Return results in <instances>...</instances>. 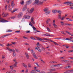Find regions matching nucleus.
<instances>
[{"mask_svg": "<svg viewBox=\"0 0 73 73\" xmlns=\"http://www.w3.org/2000/svg\"><path fill=\"white\" fill-rule=\"evenodd\" d=\"M20 31H17L15 32V33H20Z\"/></svg>", "mask_w": 73, "mask_h": 73, "instance_id": "0e129e2a", "label": "nucleus"}, {"mask_svg": "<svg viewBox=\"0 0 73 73\" xmlns=\"http://www.w3.org/2000/svg\"><path fill=\"white\" fill-rule=\"evenodd\" d=\"M17 64H16L15 63V64H14V65H13V66H16V67H17Z\"/></svg>", "mask_w": 73, "mask_h": 73, "instance_id": "a19ab883", "label": "nucleus"}, {"mask_svg": "<svg viewBox=\"0 0 73 73\" xmlns=\"http://www.w3.org/2000/svg\"><path fill=\"white\" fill-rule=\"evenodd\" d=\"M23 12H21L19 13L17 16V17L18 18H21L22 16H23Z\"/></svg>", "mask_w": 73, "mask_h": 73, "instance_id": "f03ea898", "label": "nucleus"}, {"mask_svg": "<svg viewBox=\"0 0 73 73\" xmlns=\"http://www.w3.org/2000/svg\"><path fill=\"white\" fill-rule=\"evenodd\" d=\"M15 51L17 52H19V50L16 48H15Z\"/></svg>", "mask_w": 73, "mask_h": 73, "instance_id": "37998d69", "label": "nucleus"}, {"mask_svg": "<svg viewBox=\"0 0 73 73\" xmlns=\"http://www.w3.org/2000/svg\"><path fill=\"white\" fill-rule=\"evenodd\" d=\"M45 35L46 36H50V35L49 34L46 33L45 34Z\"/></svg>", "mask_w": 73, "mask_h": 73, "instance_id": "a18cd8bd", "label": "nucleus"}, {"mask_svg": "<svg viewBox=\"0 0 73 73\" xmlns=\"http://www.w3.org/2000/svg\"><path fill=\"white\" fill-rule=\"evenodd\" d=\"M36 66H37V67H38V68H39V67H40V66H39V65H38V63H36Z\"/></svg>", "mask_w": 73, "mask_h": 73, "instance_id": "4d7b16f0", "label": "nucleus"}, {"mask_svg": "<svg viewBox=\"0 0 73 73\" xmlns=\"http://www.w3.org/2000/svg\"><path fill=\"white\" fill-rule=\"evenodd\" d=\"M28 67L29 68H31V64L29 63L28 64Z\"/></svg>", "mask_w": 73, "mask_h": 73, "instance_id": "473e14b6", "label": "nucleus"}, {"mask_svg": "<svg viewBox=\"0 0 73 73\" xmlns=\"http://www.w3.org/2000/svg\"><path fill=\"white\" fill-rule=\"evenodd\" d=\"M43 3H44V2H43V1H40L39 2L37 5H41Z\"/></svg>", "mask_w": 73, "mask_h": 73, "instance_id": "1a4fd4ad", "label": "nucleus"}, {"mask_svg": "<svg viewBox=\"0 0 73 73\" xmlns=\"http://www.w3.org/2000/svg\"><path fill=\"white\" fill-rule=\"evenodd\" d=\"M36 31H35L34 32V33L36 34L37 32H41L38 31L37 30H36Z\"/></svg>", "mask_w": 73, "mask_h": 73, "instance_id": "e433bc0d", "label": "nucleus"}, {"mask_svg": "<svg viewBox=\"0 0 73 73\" xmlns=\"http://www.w3.org/2000/svg\"><path fill=\"white\" fill-rule=\"evenodd\" d=\"M8 11L10 12H11L12 11V9H8Z\"/></svg>", "mask_w": 73, "mask_h": 73, "instance_id": "774afa93", "label": "nucleus"}, {"mask_svg": "<svg viewBox=\"0 0 73 73\" xmlns=\"http://www.w3.org/2000/svg\"><path fill=\"white\" fill-rule=\"evenodd\" d=\"M11 35V34L9 33V34L6 35H4V36H5V37L8 36H10V35Z\"/></svg>", "mask_w": 73, "mask_h": 73, "instance_id": "aec40b11", "label": "nucleus"}, {"mask_svg": "<svg viewBox=\"0 0 73 73\" xmlns=\"http://www.w3.org/2000/svg\"><path fill=\"white\" fill-rule=\"evenodd\" d=\"M64 32H66V33H68V35H70L71 33H70V32H69L68 31H65Z\"/></svg>", "mask_w": 73, "mask_h": 73, "instance_id": "a878e982", "label": "nucleus"}, {"mask_svg": "<svg viewBox=\"0 0 73 73\" xmlns=\"http://www.w3.org/2000/svg\"><path fill=\"white\" fill-rule=\"evenodd\" d=\"M33 56H34V57L35 58H37V57L36 56V54H35V53L34 54H33Z\"/></svg>", "mask_w": 73, "mask_h": 73, "instance_id": "f3484780", "label": "nucleus"}, {"mask_svg": "<svg viewBox=\"0 0 73 73\" xmlns=\"http://www.w3.org/2000/svg\"><path fill=\"white\" fill-rule=\"evenodd\" d=\"M35 49L37 50H38L40 49V47L38 46H37L35 48Z\"/></svg>", "mask_w": 73, "mask_h": 73, "instance_id": "f704fd0d", "label": "nucleus"}, {"mask_svg": "<svg viewBox=\"0 0 73 73\" xmlns=\"http://www.w3.org/2000/svg\"><path fill=\"white\" fill-rule=\"evenodd\" d=\"M31 53H32L33 54H35V52L33 51V50H31Z\"/></svg>", "mask_w": 73, "mask_h": 73, "instance_id": "c85d7f7f", "label": "nucleus"}, {"mask_svg": "<svg viewBox=\"0 0 73 73\" xmlns=\"http://www.w3.org/2000/svg\"><path fill=\"white\" fill-rule=\"evenodd\" d=\"M16 18V17L15 16V17H12L11 18V19H15V18Z\"/></svg>", "mask_w": 73, "mask_h": 73, "instance_id": "603ef678", "label": "nucleus"}, {"mask_svg": "<svg viewBox=\"0 0 73 73\" xmlns=\"http://www.w3.org/2000/svg\"><path fill=\"white\" fill-rule=\"evenodd\" d=\"M20 3L21 4H22V5H24V1L23 0H22L21 1Z\"/></svg>", "mask_w": 73, "mask_h": 73, "instance_id": "dca6fc26", "label": "nucleus"}, {"mask_svg": "<svg viewBox=\"0 0 73 73\" xmlns=\"http://www.w3.org/2000/svg\"><path fill=\"white\" fill-rule=\"evenodd\" d=\"M52 62L53 63V64H57V63L56 61H52Z\"/></svg>", "mask_w": 73, "mask_h": 73, "instance_id": "13d9d810", "label": "nucleus"}, {"mask_svg": "<svg viewBox=\"0 0 73 73\" xmlns=\"http://www.w3.org/2000/svg\"><path fill=\"white\" fill-rule=\"evenodd\" d=\"M32 27L34 31H36V29L35 27H34V26L33 25Z\"/></svg>", "mask_w": 73, "mask_h": 73, "instance_id": "393cba45", "label": "nucleus"}, {"mask_svg": "<svg viewBox=\"0 0 73 73\" xmlns=\"http://www.w3.org/2000/svg\"><path fill=\"white\" fill-rule=\"evenodd\" d=\"M24 21H25L24 18H23L21 21V22H24Z\"/></svg>", "mask_w": 73, "mask_h": 73, "instance_id": "5fc2aeb1", "label": "nucleus"}, {"mask_svg": "<svg viewBox=\"0 0 73 73\" xmlns=\"http://www.w3.org/2000/svg\"><path fill=\"white\" fill-rule=\"evenodd\" d=\"M50 72H48L47 73H52V72H55L56 71V68H53L52 69H50Z\"/></svg>", "mask_w": 73, "mask_h": 73, "instance_id": "7ed1b4c3", "label": "nucleus"}, {"mask_svg": "<svg viewBox=\"0 0 73 73\" xmlns=\"http://www.w3.org/2000/svg\"><path fill=\"white\" fill-rule=\"evenodd\" d=\"M63 62H67V63H68L69 62V61L68 60H63Z\"/></svg>", "mask_w": 73, "mask_h": 73, "instance_id": "cd10ccee", "label": "nucleus"}, {"mask_svg": "<svg viewBox=\"0 0 73 73\" xmlns=\"http://www.w3.org/2000/svg\"><path fill=\"white\" fill-rule=\"evenodd\" d=\"M13 54L14 56H16V54L15 52H13Z\"/></svg>", "mask_w": 73, "mask_h": 73, "instance_id": "ea45409f", "label": "nucleus"}, {"mask_svg": "<svg viewBox=\"0 0 73 73\" xmlns=\"http://www.w3.org/2000/svg\"><path fill=\"white\" fill-rule=\"evenodd\" d=\"M17 9H14L13 10V11H12L11 12V13H14V12H16V11H17Z\"/></svg>", "mask_w": 73, "mask_h": 73, "instance_id": "2f4dec72", "label": "nucleus"}, {"mask_svg": "<svg viewBox=\"0 0 73 73\" xmlns=\"http://www.w3.org/2000/svg\"><path fill=\"white\" fill-rule=\"evenodd\" d=\"M36 38L37 39V40H39V41H42V42L43 40V39H42V38H40L38 37H37Z\"/></svg>", "mask_w": 73, "mask_h": 73, "instance_id": "9b49d317", "label": "nucleus"}, {"mask_svg": "<svg viewBox=\"0 0 73 73\" xmlns=\"http://www.w3.org/2000/svg\"><path fill=\"white\" fill-rule=\"evenodd\" d=\"M30 38H31V39L33 40H36L35 38H33V37L32 36L30 37Z\"/></svg>", "mask_w": 73, "mask_h": 73, "instance_id": "72a5a7b5", "label": "nucleus"}, {"mask_svg": "<svg viewBox=\"0 0 73 73\" xmlns=\"http://www.w3.org/2000/svg\"><path fill=\"white\" fill-rule=\"evenodd\" d=\"M52 12L53 13H56V12H57V10H52Z\"/></svg>", "mask_w": 73, "mask_h": 73, "instance_id": "6ab92c4d", "label": "nucleus"}, {"mask_svg": "<svg viewBox=\"0 0 73 73\" xmlns=\"http://www.w3.org/2000/svg\"><path fill=\"white\" fill-rule=\"evenodd\" d=\"M9 67H10V69H11V70H13V68H14L13 66H10Z\"/></svg>", "mask_w": 73, "mask_h": 73, "instance_id": "5701e85b", "label": "nucleus"}, {"mask_svg": "<svg viewBox=\"0 0 73 73\" xmlns=\"http://www.w3.org/2000/svg\"><path fill=\"white\" fill-rule=\"evenodd\" d=\"M7 15H8V14H5L3 15V17H6Z\"/></svg>", "mask_w": 73, "mask_h": 73, "instance_id": "58836bf2", "label": "nucleus"}, {"mask_svg": "<svg viewBox=\"0 0 73 73\" xmlns=\"http://www.w3.org/2000/svg\"><path fill=\"white\" fill-rule=\"evenodd\" d=\"M61 14H59L58 15V19H61Z\"/></svg>", "mask_w": 73, "mask_h": 73, "instance_id": "4be33fe9", "label": "nucleus"}, {"mask_svg": "<svg viewBox=\"0 0 73 73\" xmlns=\"http://www.w3.org/2000/svg\"><path fill=\"white\" fill-rule=\"evenodd\" d=\"M58 12L59 14H61L62 13V12L60 11H58Z\"/></svg>", "mask_w": 73, "mask_h": 73, "instance_id": "864d4df0", "label": "nucleus"}, {"mask_svg": "<svg viewBox=\"0 0 73 73\" xmlns=\"http://www.w3.org/2000/svg\"><path fill=\"white\" fill-rule=\"evenodd\" d=\"M27 8V5H25L23 7V11H25Z\"/></svg>", "mask_w": 73, "mask_h": 73, "instance_id": "423d86ee", "label": "nucleus"}, {"mask_svg": "<svg viewBox=\"0 0 73 73\" xmlns=\"http://www.w3.org/2000/svg\"><path fill=\"white\" fill-rule=\"evenodd\" d=\"M11 71H12V72L13 73H16V70H14Z\"/></svg>", "mask_w": 73, "mask_h": 73, "instance_id": "49530a36", "label": "nucleus"}, {"mask_svg": "<svg viewBox=\"0 0 73 73\" xmlns=\"http://www.w3.org/2000/svg\"><path fill=\"white\" fill-rule=\"evenodd\" d=\"M68 71V72H70L71 73H72V72H73V70H70Z\"/></svg>", "mask_w": 73, "mask_h": 73, "instance_id": "69168bd1", "label": "nucleus"}, {"mask_svg": "<svg viewBox=\"0 0 73 73\" xmlns=\"http://www.w3.org/2000/svg\"><path fill=\"white\" fill-rule=\"evenodd\" d=\"M65 19V17L63 16L62 18L61 19L62 20H64V19Z\"/></svg>", "mask_w": 73, "mask_h": 73, "instance_id": "79ce46f5", "label": "nucleus"}, {"mask_svg": "<svg viewBox=\"0 0 73 73\" xmlns=\"http://www.w3.org/2000/svg\"><path fill=\"white\" fill-rule=\"evenodd\" d=\"M30 32H31L30 31H26V33H30Z\"/></svg>", "mask_w": 73, "mask_h": 73, "instance_id": "6e6d98bb", "label": "nucleus"}, {"mask_svg": "<svg viewBox=\"0 0 73 73\" xmlns=\"http://www.w3.org/2000/svg\"><path fill=\"white\" fill-rule=\"evenodd\" d=\"M24 17L26 19H29L31 18V17L29 15H25Z\"/></svg>", "mask_w": 73, "mask_h": 73, "instance_id": "0eeeda50", "label": "nucleus"}, {"mask_svg": "<svg viewBox=\"0 0 73 73\" xmlns=\"http://www.w3.org/2000/svg\"><path fill=\"white\" fill-rule=\"evenodd\" d=\"M66 19L68 20V21H72V20H71L69 18H66Z\"/></svg>", "mask_w": 73, "mask_h": 73, "instance_id": "4c0bfd02", "label": "nucleus"}, {"mask_svg": "<svg viewBox=\"0 0 73 73\" xmlns=\"http://www.w3.org/2000/svg\"><path fill=\"white\" fill-rule=\"evenodd\" d=\"M26 3L27 5H29V4H30L31 3H32V2L31 1H27Z\"/></svg>", "mask_w": 73, "mask_h": 73, "instance_id": "ddd939ff", "label": "nucleus"}, {"mask_svg": "<svg viewBox=\"0 0 73 73\" xmlns=\"http://www.w3.org/2000/svg\"><path fill=\"white\" fill-rule=\"evenodd\" d=\"M13 61L14 62H15V64H17V61L16 60V59H14L13 60Z\"/></svg>", "mask_w": 73, "mask_h": 73, "instance_id": "412c9836", "label": "nucleus"}, {"mask_svg": "<svg viewBox=\"0 0 73 73\" xmlns=\"http://www.w3.org/2000/svg\"><path fill=\"white\" fill-rule=\"evenodd\" d=\"M29 25H30L31 26V27H32V26L33 25H32V23H31V22H29Z\"/></svg>", "mask_w": 73, "mask_h": 73, "instance_id": "c9c22d12", "label": "nucleus"}, {"mask_svg": "<svg viewBox=\"0 0 73 73\" xmlns=\"http://www.w3.org/2000/svg\"><path fill=\"white\" fill-rule=\"evenodd\" d=\"M50 11H48L46 12L45 13V14L46 15H49V14L50 13Z\"/></svg>", "mask_w": 73, "mask_h": 73, "instance_id": "f8f14e48", "label": "nucleus"}, {"mask_svg": "<svg viewBox=\"0 0 73 73\" xmlns=\"http://www.w3.org/2000/svg\"><path fill=\"white\" fill-rule=\"evenodd\" d=\"M13 50H13V49H11L10 48V49L9 50V51H10V52H13Z\"/></svg>", "mask_w": 73, "mask_h": 73, "instance_id": "09e8293b", "label": "nucleus"}, {"mask_svg": "<svg viewBox=\"0 0 73 73\" xmlns=\"http://www.w3.org/2000/svg\"><path fill=\"white\" fill-rule=\"evenodd\" d=\"M53 26H54V27L55 28H57V25H56V24H53Z\"/></svg>", "mask_w": 73, "mask_h": 73, "instance_id": "a211bd4d", "label": "nucleus"}, {"mask_svg": "<svg viewBox=\"0 0 73 73\" xmlns=\"http://www.w3.org/2000/svg\"><path fill=\"white\" fill-rule=\"evenodd\" d=\"M53 43H54L55 45H58V44H57V43L54 42H54H53Z\"/></svg>", "mask_w": 73, "mask_h": 73, "instance_id": "bf43d9fd", "label": "nucleus"}, {"mask_svg": "<svg viewBox=\"0 0 73 73\" xmlns=\"http://www.w3.org/2000/svg\"><path fill=\"white\" fill-rule=\"evenodd\" d=\"M60 65H62V64H57V67H60Z\"/></svg>", "mask_w": 73, "mask_h": 73, "instance_id": "de8ad7c7", "label": "nucleus"}, {"mask_svg": "<svg viewBox=\"0 0 73 73\" xmlns=\"http://www.w3.org/2000/svg\"><path fill=\"white\" fill-rule=\"evenodd\" d=\"M23 37L24 39H26V40H27L28 39V38H27V37H26L25 36H23Z\"/></svg>", "mask_w": 73, "mask_h": 73, "instance_id": "3c124183", "label": "nucleus"}, {"mask_svg": "<svg viewBox=\"0 0 73 73\" xmlns=\"http://www.w3.org/2000/svg\"><path fill=\"white\" fill-rule=\"evenodd\" d=\"M31 21L32 24H33L34 25L35 24V21H34V18L33 17H32L31 18Z\"/></svg>", "mask_w": 73, "mask_h": 73, "instance_id": "39448f33", "label": "nucleus"}, {"mask_svg": "<svg viewBox=\"0 0 73 73\" xmlns=\"http://www.w3.org/2000/svg\"><path fill=\"white\" fill-rule=\"evenodd\" d=\"M9 21H8L4 19H2L1 21H0V22L1 23H7Z\"/></svg>", "mask_w": 73, "mask_h": 73, "instance_id": "20e7f679", "label": "nucleus"}, {"mask_svg": "<svg viewBox=\"0 0 73 73\" xmlns=\"http://www.w3.org/2000/svg\"><path fill=\"white\" fill-rule=\"evenodd\" d=\"M34 9H35V8L33 7L32 8L30 11V13H32L34 11Z\"/></svg>", "mask_w": 73, "mask_h": 73, "instance_id": "9d476101", "label": "nucleus"}, {"mask_svg": "<svg viewBox=\"0 0 73 73\" xmlns=\"http://www.w3.org/2000/svg\"><path fill=\"white\" fill-rule=\"evenodd\" d=\"M25 56L27 59H29V54H28V53L27 52H26L25 53Z\"/></svg>", "mask_w": 73, "mask_h": 73, "instance_id": "6e6552de", "label": "nucleus"}, {"mask_svg": "<svg viewBox=\"0 0 73 73\" xmlns=\"http://www.w3.org/2000/svg\"><path fill=\"white\" fill-rule=\"evenodd\" d=\"M60 23H61V25H64V22H60Z\"/></svg>", "mask_w": 73, "mask_h": 73, "instance_id": "338daca9", "label": "nucleus"}, {"mask_svg": "<svg viewBox=\"0 0 73 73\" xmlns=\"http://www.w3.org/2000/svg\"><path fill=\"white\" fill-rule=\"evenodd\" d=\"M46 29H47L48 32H51L50 30V29H49V28L47 27Z\"/></svg>", "mask_w": 73, "mask_h": 73, "instance_id": "b1692460", "label": "nucleus"}, {"mask_svg": "<svg viewBox=\"0 0 73 73\" xmlns=\"http://www.w3.org/2000/svg\"><path fill=\"white\" fill-rule=\"evenodd\" d=\"M64 4H67V5H70V6H71V7H72L73 6V3H72L71 2H64Z\"/></svg>", "mask_w": 73, "mask_h": 73, "instance_id": "f257e3e1", "label": "nucleus"}, {"mask_svg": "<svg viewBox=\"0 0 73 73\" xmlns=\"http://www.w3.org/2000/svg\"><path fill=\"white\" fill-rule=\"evenodd\" d=\"M49 10V8L47 7L44 9V12H47Z\"/></svg>", "mask_w": 73, "mask_h": 73, "instance_id": "2eb2a0df", "label": "nucleus"}, {"mask_svg": "<svg viewBox=\"0 0 73 73\" xmlns=\"http://www.w3.org/2000/svg\"><path fill=\"white\" fill-rule=\"evenodd\" d=\"M68 53H70L71 52H73V50H70L68 51Z\"/></svg>", "mask_w": 73, "mask_h": 73, "instance_id": "8fccbe9b", "label": "nucleus"}, {"mask_svg": "<svg viewBox=\"0 0 73 73\" xmlns=\"http://www.w3.org/2000/svg\"><path fill=\"white\" fill-rule=\"evenodd\" d=\"M4 37H5V36L3 35L0 37V38H4Z\"/></svg>", "mask_w": 73, "mask_h": 73, "instance_id": "e2e57ef3", "label": "nucleus"}, {"mask_svg": "<svg viewBox=\"0 0 73 73\" xmlns=\"http://www.w3.org/2000/svg\"><path fill=\"white\" fill-rule=\"evenodd\" d=\"M6 32H12V30H11L9 29L7 31H6Z\"/></svg>", "mask_w": 73, "mask_h": 73, "instance_id": "7c9ffc66", "label": "nucleus"}, {"mask_svg": "<svg viewBox=\"0 0 73 73\" xmlns=\"http://www.w3.org/2000/svg\"><path fill=\"white\" fill-rule=\"evenodd\" d=\"M63 73H69V71H66L64 72Z\"/></svg>", "mask_w": 73, "mask_h": 73, "instance_id": "052dcab7", "label": "nucleus"}, {"mask_svg": "<svg viewBox=\"0 0 73 73\" xmlns=\"http://www.w3.org/2000/svg\"><path fill=\"white\" fill-rule=\"evenodd\" d=\"M22 65L23 66H24L25 68H27V65L25 64L24 63H23L22 64Z\"/></svg>", "mask_w": 73, "mask_h": 73, "instance_id": "4468645a", "label": "nucleus"}, {"mask_svg": "<svg viewBox=\"0 0 73 73\" xmlns=\"http://www.w3.org/2000/svg\"><path fill=\"white\" fill-rule=\"evenodd\" d=\"M39 0H36L35 1V4H38V3L39 2Z\"/></svg>", "mask_w": 73, "mask_h": 73, "instance_id": "bb28decb", "label": "nucleus"}, {"mask_svg": "<svg viewBox=\"0 0 73 73\" xmlns=\"http://www.w3.org/2000/svg\"><path fill=\"white\" fill-rule=\"evenodd\" d=\"M25 45H29V44L27 43H25Z\"/></svg>", "mask_w": 73, "mask_h": 73, "instance_id": "680f3d73", "label": "nucleus"}, {"mask_svg": "<svg viewBox=\"0 0 73 73\" xmlns=\"http://www.w3.org/2000/svg\"><path fill=\"white\" fill-rule=\"evenodd\" d=\"M5 9H6V10H7V5H5Z\"/></svg>", "mask_w": 73, "mask_h": 73, "instance_id": "c03bdc74", "label": "nucleus"}, {"mask_svg": "<svg viewBox=\"0 0 73 73\" xmlns=\"http://www.w3.org/2000/svg\"><path fill=\"white\" fill-rule=\"evenodd\" d=\"M43 40H45V41H48V40H49V39L46 38H43Z\"/></svg>", "mask_w": 73, "mask_h": 73, "instance_id": "c756f323", "label": "nucleus"}]
</instances>
